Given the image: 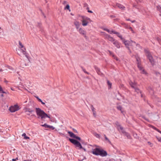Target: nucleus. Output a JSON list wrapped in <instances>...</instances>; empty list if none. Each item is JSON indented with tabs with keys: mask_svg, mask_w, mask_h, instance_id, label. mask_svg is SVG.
<instances>
[{
	"mask_svg": "<svg viewBox=\"0 0 161 161\" xmlns=\"http://www.w3.org/2000/svg\"><path fill=\"white\" fill-rule=\"evenodd\" d=\"M36 110L38 118H41L42 119L45 118L46 117L50 118V117L47 114L40 108H36Z\"/></svg>",
	"mask_w": 161,
	"mask_h": 161,
	"instance_id": "obj_1",
	"label": "nucleus"
},
{
	"mask_svg": "<svg viewBox=\"0 0 161 161\" xmlns=\"http://www.w3.org/2000/svg\"><path fill=\"white\" fill-rule=\"evenodd\" d=\"M69 140L72 143L75 145L76 147H79V148L80 149H82L85 151H86V149L82 147L80 143L78 141L75 140L71 138H69Z\"/></svg>",
	"mask_w": 161,
	"mask_h": 161,
	"instance_id": "obj_2",
	"label": "nucleus"
},
{
	"mask_svg": "<svg viewBox=\"0 0 161 161\" xmlns=\"http://www.w3.org/2000/svg\"><path fill=\"white\" fill-rule=\"evenodd\" d=\"M82 20L81 21L82 23V25L83 26H86L87 25L89 21H91L90 18L84 16H81Z\"/></svg>",
	"mask_w": 161,
	"mask_h": 161,
	"instance_id": "obj_3",
	"label": "nucleus"
},
{
	"mask_svg": "<svg viewBox=\"0 0 161 161\" xmlns=\"http://www.w3.org/2000/svg\"><path fill=\"white\" fill-rule=\"evenodd\" d=\"M145 51L146 53V56H147V58L149 59L151 64L152 65H153L154 64V61L152 56L150 53H149L148 50H145Z\"/></svg>",
	"mask_w": 161,
	"mask_h": 161,
	"instance_id": "obj_4",
	"label": "nucleus"
},
{
	"mask_svg": "<svg viewBox=\"0 0 161 161\" xmlns=\"http://www.w3.org/2000/svg\"><path fill=\"white\" fill-rule=\"evenodd\" d=\"M123 42L125 44L127 47L129 49L128 47L129 46H133L136 45V43L135 42L133 41H125L124 38L122 40Z\"/></svg>",
	"mask_w": 161,
	"mask_h": 161,
	"instance_id": "obj_5",
	"label": "nucleus"
},
{
	"mask_svg": "<svg viewBox=\"0 0 161 161\" xmlns=\"http://www.w3.org/2000/svg\"><path fill=\"white\" fill-rule=\"evenodd\" d=\"M19 109V106L17 105H15L10 107L9 110L10 112L13 113L18 111Z\"/></svg>",
	"mask_w": 161,
	"mask_h": 161,
	"instance_id": "obj_6",
	"label": "nucleus"
},
{
	"mask_svg": "<svg viewBox=\"0 0 161 161\" xmlns=\"http://www.w3.org/2000/svg\"><path fill=\"white\" fill-rule=\"evenodd\" d=\"M68 133L69 134V136L71 137L76 138V139L78 140L79 141H80V138L78 136H76L73 132L69 131H68Z\"/></svg>",
	"mask_w": 161,
	"mask_h": 161,
	"instance_id": "obj_7",
	"label": "nucleus"
},
{
	"mask_svg": "<svg viewBox=\"0 0 161 161\" xmlns=\"http://www.w3.org/2000/svg\"><path fill=\"white\" fill-rule=\"evenodd\" d=\"M98 154V155L102 157L106 156L107 155V153L106 151L103 150H101L100 149L99 150V152Z\"/></svg>",
	"mask_w": 161,
	"mask_h": 161,
	"instance_id": "obj_8",
	"label": "nucleus"
},
{
	"mask_svg": "<svg viewBox=\"0 0 161 161\" xmlns=\"http://www.w3.org/2000/svg\"><path fill=\"white\" fill-rule=\"evenodd\" d=\"M115 124L117 128L118 129V130H121L122 132H123V128L122 127L121 125H120L119 123L118 122H116L115 123Z\"/></svg>",
	"mask_w": 161,
	"mask_h": 161,
	"instance_id": "obj_9",
	"label": "nucleus"
},
{
	"mask_svg": "<svg viewBox=\"0 0 161 161\" xmlns=\"http://www.w3.org/2000/svg\"><path fill=\"white\" fill-rule=\"evenodd\" d=\"M100 149L96 148L95 149H92V153L95 155H98Z\"/></svg>",
	"mask_w": 161,
	"mask_h": 161,
	"instance_id": "obj_10",
	"label": "nucleus"
},
{
	"mask_svg": "<svg viewBox=\"0 0 161 161\" xmlns=\"http://www.w3.org/2000/svg\"><path fill=\"white\" fill-rule=\"evenodd\" d=\"M130 84L131 87L135 89L136 91L138 90V89L137 88V85L136 83H134L132 82H130Z\"/></svg>",
	"mask_w": 161,
	"mask_h": 161,
	"instance_id": "obj_11",
	"label": "nucleus"
},
{
	"mask_svg": "<svg viewBox=\"0 0 161 161\" xmlns=\"http://www.w3.org/2000/svg\"><path fill=\"white\" fill-rule=\"evenodd\" d=\"M113 44L117 48H119L120 47L121 44L119 43L118 41H115L113 42Z\"/></svg>",
	"mask_w": 161,
	"mask_h": 161,
	"instance_id": "obj_12",
	"label": "nucleus"
},
{
	"mask_svg": "<svg viewBox=\"0 0 161 161\" xmlns=\"http://www.w3.org/2000/svg\"><path fill=\"white\" fill-rule=\"evenodd\" d=\"M78 31L80 34L84 36L86 35L85 31L81 28H79L78 30Z\"/></svg>",
	"mask_w": 161,
	"mask_h": 161,
	"instance_id": "obj_13",
	"label": "nucleus"
},
{
	"mask_svg": "<svg viewBox=\"0 0 161 161\" xmlns=\"http://www.w3.org/2000/svg\"><path fill=\"white\" fill-rule=\"evenodd\" d=\"M21 51H22L23 53L25 55V56L27 58H28V54L26 52V49L25 47L21 49Z\"/></svg>",
	"mask_w": 161,
	"mask_h": 161,
	"instance_id": "obj_14",
	"label": "nucleus"
},
{
	"mask_svg": "<svg viewBox=\"0 0 161 161\" xmlns=\"http://www.w3.org/2000/svg\"><path fill=\"white\" fill-rule=\"evenodd\" d=\"M113 33L114 34H116L118 37H119L120 39L122 40L124 39L122 37V36L120 35V33L118 32H116L115 31H113Z\"/></svg>",
	"mask_w": 161,
	"mask_h": 161,
	"instance_id": "obj_15",
	"label": "nucleus"
},
{
	"mask_svg": "<svg viewBox=\"0 0 161 161\" xmlns=\"http://www.w3.org/2000/svg\"><path fill=\"white\" fill-rule=\"evenodd\" d=\"M74 24L75 26L76 29L78 30L80 25L79 22L78 21H75L74 22Z\"/></svg>",
	"mask_w": 161,
	"mask_h": 161,
	"instance_id": "obj_16",
	"label": "nucleus"
},
{
	"mask_svg": "<svg viewBox=\"0 0 161 161\" xmlns=\"http://www.w3.org/2000/svg\"><path fill=\"white\" fill-rule=\"evenodd\" d=\"M136 60L137 62V66L140 70H141V64L140 63V59L136 58Z\"/></svg>",
	"mask_w": 161,
	"mask_h": 161,
	"instance_id": "obj_17",
	"label": "nucleus"
},
{
	"mask_svg": "<svg viewBox=\"0 0 161 161\" xmlns=\"http://www.w3.org/2000/svg\"><path fill=\"white\" fill-rule=\"evenodd\" d=\"M116 6L118 8L121 9H124L125 8V7L123 6L122 5L119 3L117 4Z\"/></svg>",
	"mask_w": 161,
	"mask_h": 161,
	"instance_id": "obj_18",
	"label": "nucleus"
},
{
	"mask_svg": "<svg viewBox=\"0 0 161 161\" xmlns=\"http://www.w3.org/2000/svg\"><path fill=\"white\" fill-rule=\"evenodd\" d=\"M19 48L20 49L23 48H25V47L22 44L21 42L19 41Z\"/></svg>",
	"mask_w": 161,
	"mask_h": 161,
	"instance_id": "obj_19",
	"label": "nucleus"
},
{
	"mask_svg": "<svg viewBox=\"0 0 161 161\" xmlns=\"http://www.w3.org/2000/svg\"><path fill=\"white\" fill-rule=\"evenodd\" d=\"M103 30L104 31H107L108 33L111 34L112 33H113V31H114L112 30V31H110L109 29H107V28H104Z\"/></svg>",
	"mask_w": 161,
	"mask_h": 161,
	"instance_id": "obj_20",
	"label": "nucleus"
},
{
	"mask_svg": "<svg viewBox=\"0 0 161 161\" xmlns=\"http://www.w3.org/2000/svg\"><path fill=\"white\" fill-rule=\"evenodd\" d=\"M22 136L24 137V138L25 139H29V137L26 136V134L24 133L22 134Z\"/></svg>",
	"mask_w": 161,
	"mask_h": 161,
	"instance_id": "obj_21",
	"label": "nucleus"
},
{
	"mask_svg": "<svg viewBox=\"0 0 161 161\" xmlns=\"http://www.w3.org/2000/svg\"><path fill=\"white\" fill-rule=\"evenodd\" d=\"M108 40L112 42H114V41H115V39L111 36H110V37H109V39H108Z\"/></svg>",
	"mask_w": 161,
	"mask_h": 161,
	"instance_id": "obj_22",
	"label": "nucleus"
},
{
	"mask_svg": "<svg viewBox=\"0 0 161 161\" xmlns=\"http://www.w3.org/2000/svg\"><path fill=\"white\" fill-rule=\"evenodd\" d=\"M95 69L96 71V72H97V74L99 75H101V73L100 71V70H99V68H95Z\"/></svg>",
	"mask_w": 161,
	"mask_h": 161,
	"instance_id": "obj_23",
	"label": "nucleus"
},
{
	"mask_svg": "<svg viewBox=\"0 0 161 161\" xmlns=\"http://www.w3.org/2000/svg\"><path fill=\"white\" fill-rule=\"evenodd\" d=\"M107 84H108V88L110 89V88H111V85H112L111 83H110L109 81L108 80L107 81Z\"/></svg>",
	"mask_w": 161,
	"mask_h": 161,
	"instance_id": "obj_24",
	"label": "nucleus"
},
{
	"mask_svg": "<svg viewBox=\"0 0 161 161\" xmlns=\"http://www.w3.org/2000/svg\"><path fill=\"white\" fill-rule=\"evenodd\" d=\"M149 126L150 127H151L152 128H153V129H154V130H156L157 129V128L156 127H155L154 126H153L152 125H149Z\"/></svg>",
	"mask_w": 161,
	"mask_h": 161,
	"instance_id": "obj_25",
	"label": "nucleus"
},
{
	"mask_svg": "<svg viewBox=\"0 0 161 161\" xmlns=\"http://www.w3.org/2000/svg\"><path fill=\"white\" fill-rule=\"evenodd\" d=\"M91 108L92 110V112H93L94 111H95V108L93 107V106L92 105H91Z\"/></svg>",
	"mask_w": 161,
	"mask_h": 161,
	"instance_id": "obj_26",
	"label": "nucleus"
},
{
	"mask_svg": "<svg viewBox=\"0 0 161 161\" xmlns=\"http://www.w3.org/2000/svg\"><path fill=\"white\" fill-rule=\"evenodd\" d=\"M94 135L97 138H99L100 137V135L97 133H95L94 134Z\"/></svg>",
	"mask_w": 161,
	"mask_h": 161,
	"instance_id": "obj_27",
	"label": "nucleus"
},
{
	"mask_svg": "<svg viewBox=\"0 0 161 161\" xmlns=\"http://www.w3.org/2000/svg\"><path fill=\"white\" fill-rule=\"evenodd\" d=\"M104 136L105 138V140L107 141L109 143H110V142L109 140L108 139V138L105 135H104Z\"/></svg>",
	"mask_w": 161,
	"mask_h": 161,
	"instance_id": "obj_28",
	"label": "nucleus"
},
{
	"mask_svg": "<svg viewBox=\"0 0 161 161\" xmlns=\"http://www.w3.org/2000/svg\"><path fill=\"white\" fill-rule=\"evenodd\" d=\"M33 111L31 109H27L26 111H25V112H32Z\"/></svg>",
	"mask_w": 161,
	"mask_h": 161,
	"instance_id": "obj_29",
	"label": "nucleus"
},
{
	"mask_svg": "<svg viewBox=\"0 0 161 161\" xmlns=\"http://www.w3.org/2000/svg\"><path fill=\"white\" fill-rule=\"evenodd\" d=\"M5 93V92L3 91L2 87L0 86V93Z\"/></svg>",
	"mask_w": 161,
	"mask_h": 161,
	"instance_id": "obj_30",
	"label": "nucleus"
},
{
	"mask_svg": "<svg viewBox=\"0 0 161 161\" xmlns=\"http://www.w3.org/2000/svg\"><path fill=\"white\" fill-rule=\"evenodd\" d=\"M48 128L51 129L53 130H54L55 129V128L54 127L50 125H48Z\"/></svg>",
	"mask_w": 161,
	"mask_h": 161,
	"instance_id": "obj_31",
	"label": "nucleus"
},
{
	"mask_svg": "<svg viewBox=\"0 0 161 161\" xmlns=\"http://www.w3.org/2000/svg\"><path fill=\"white\" fill-rule=\"evenodd\" d=\"M67 9L68 10H69V5L68 4L67 5L66 7L65 8V9Z\"/></svg>",
	"mask_w": 161,
	"mask_h": 161,
	"instance_id": "obj_32",
	"label": "nucleus"
},
{
	"mask_svg": "<svg viewBox=\"0 0 161 161\" xmlns=\"http://www.w3.org/2000/svg\"><path fill=\"white\" fill-rule=\"evenodd\" d=\"M110 36H111L107 34L105 36V38L106 39L108 40L109 39V37H110Z\"/></svg>",
	"mask_w": 161,
	"mask_h": 161,
	"instance_id": "obj_33",
	"label": "nucleus"
},
{
	"mask_svg": "<svg viewBox=\"0 0 161 161\" xmlns=\"http://www.w3.org/2000/svg\"><path fill=\"white\" fill-rule=\"evenodd\" d=\"M117 108L120 111H121L122 108L121 106H118L117 107Z\"/></svg>",
	"mask_w": 161,
	"mask_h": 161,
	"instance_id": "obj_34",
	"label": "nucleus"
},
{
	"mask_svg": "<svg viewBox=\"0 0 161 161\" xmlns=\"http://www.w3.org/2000/svg\"><path fill=\"white\" fill-rule=\"evenodd\" d=\"M109 53H110V54L111 55H112L114 58H115L117 60H118V59H117V58L114 55H113L112 53L111 52H109Z\"/></svg>",
	"mask_w": 161,
	"mask_h": 161,
	"instance_id": "obj_35",
	"label": "nucleus"
},
{
	"mask_svg": "<svg viewBox=\"0 0 161 161\" xmlns=\"http://www.w3.org/2000/svg\"><path fill=\"white\" fill-rule=\"evenodd\" d=\"M41 125L46 128H48V126L49 125H47L46 124H45L44 125Z\"/></svg>",
	"mask_w": 161,
	"mask_h": 161,
	"instance_id": "obj_36",
	"label": "nucleus"
},
{
	"mask_svg": "<svg viewBox=\"0 0 161 161\" xmlns=\"http://www.w3.org/2000/svg\"><path fill=\"white\" fill-rule=\"evenodd\" d=\"M156 138L158 141L161 142V138L158 137H157Z\"/></svg>",
	"mask_w": 161,
	"mask_h": 161,
	"instance_id": "obj_37",
	"label": "nucleus"
},
{
	"mask_svg": "<svg viewBox=\"0 0 161 161\" xmlns=\"http://www.w3.org/2000/svg\"><path fill=\"white\" fill-rule=\"evenodd\" d=\"M92 112H93V115L94 116V117H96V111Z\"/></svg>",
	"mask_w": 161,
	"mask_h": 161,
	"instance_id": "obj_38",
	"label": "nucleus"
},
{
	"mask_svg": "<svg viewBox=\"0 0 161 161\" xmlns=\"http://www.w3.org/2000/svg\"><path fill=\"white\" fill-rule=\"evenodd\" d=\"M142 74H146V72L144 71V70H142Z\"/></svg>",
	"mask_w": 161,
	"mask_h": 161,
	"instance_id": "obj_39",
	"label": "nucleus"
},
{
	"mask_svg": "<svg viewBox=\"0 0 161 161\" xmlns=\"http://www.w3.org/2000/svg\"><path fill=\"white\" fill-rule=\"evenodd\" d=\"M148 144L151 147L153 146V144L150 142H148Z\"/></svg>",
	"mask_w": 161,
	"mask_h": 161,
	"instance_id": "obj_40",
	"label": "nucleus"
},
{
	"mask_svg": "<svg viewBox=\"0 0 161 161\" xmlns=\"http://www.w3.org/2000/svg\"><path fill=\"white\" fill-rule=\"evenodd\" d=\"M156 39L160 43V38H158V37H157V38H156Z\"/></svg>",
	"mask_w": 161,
	"mask_h": 161,
	"instance_id": "obj_41",
	"label": "nucleus"
},
{
	"mask_svg": "<svg viewBox=\"0 0 161 161\" xmlns=\"http://www.w3.org/2000/svg\"><path fill=\"white\" fill-rule=\"evenodd\" d=\"M84 6L85 7H88V5L87 3H86L84 4Z\"/></svg>",
	"mask_w": 161,
	"mask_h": 161,
	"instance_id": "obj_42",
	"label": "nucleus"
},
{
	"mask_svg": "<svg viewBox=\"0 0 161 161\" xmlns=\"http://www.w3.org/2000/svg\"><path fill=\"white\" fill-rule=\"evenodd\" d=\"M129 29H130L132 31L133 33V30L132 28L130 27H129Z\"/></svg>",
	"mask_w": 161,
	"mask_h": 161,
	"instance_id": "obj_43",
	"label": "nucleus"
},
{
	"mask_svg": "<svg viewBox=\"0 0 161 161\" xmlns=\"http://www.w3.org/2000/svg\"><path fill=\"white\" fill-rule=\"evenodd\" d=\"M156 131L160 133V134H161V131H160L159 130H158V129H157L156 130Z\"/></svg>",
	"mask_w": 161,
	"mask_h": 161,
	"instance_id": "obj_44",
	"label": "nucleus"
},
{
	"mask_svg": "<svg viewBox=\"0 0 161 161\" xmlns=\"http://www.w3.org/2000/svg\"><path fill=\"white\" fill-rule=\"evenodd\" d=\"M87 11L88 12L91 13H93V12L91 10H88Z\"/></svg>",
	"mask_w": 161,
	"mask_h": 161,
	"instance_id": "obj_45",
	"label": "nucleus"
},
{
	"mask_svg": "<svg viewBox=\"0 0 161 161\" xmlns=\"http://www.w3.org/2000/svg\"><path fill=\"white\" fill-rule=\"evenodd\" d=\"M73 130L75 132L77 133V131L76 130L73 129Z\"/></svg>",
	"mask_w": 161,
	"mask_h": 161,
	"instance_id": "obj_46",
	"label": "nucleus"
},
{
	"mask_svg": "<svg viewBox=\"0 0 161 161\" xmlns=\"http://www.w3.org/2000/svg\"><path fill=\"white\" fill-rule=\"evenodd\" d=\"M16 159H18V158H17L16 159H13L12 160V161H16Z\"/></svg>",
	"mask_w": 161,
	"mask_h": 161,
	"instance_id": "obj_47",
	"label": "nucleus"
},
{
	"mask_svg": "<svg viewBox=\"0 0 161 161\" xmlns=\"http://www.w3.org/2000/svg\"><path fill=\"white\" fill-rule=\"evenodd\" d=\"M83 71L86 73H87V71L85 70V69H83Z\"/></svg>",
	"mask_w": 161,
	"mask_h": 161,
	"instance_id": "obj_48",
	"label": "nucleus"
},
{
	"mask_svg": "<svg viewBox=\"0 0 161 161\" xmlns=\"http://www.w3.org/2000/svg\"><path fill=\"white\" fill-rule=\"evenodd\" d=\"M36 99L38 100L40 98H39L38 97H36Z\"/></svg>",
	"mask_w": 161,
	"mask_h": 161,
	"instance_id": "obj_49",
	"label": "nucleus"
},
{
	"mask_svg": "<svg viewBox=\"0 0 161 161\" xmlns=\"http://www.w3.org/2000/svg\"><path fill=\"white\" fill-rule=\"evenodd\" d=\"M36 99L38 100L40 98H39L38 97H36Z\"/></svg>",
	"mask_w": 161,
	"mask_h": 161,
	"instance_id": "obj_50",
	"label": "nucleus"
},
{
	"mask_svg": "<svg viewBox=\"0 0 161 161\" xmlns=\"http://www.w3.org/2000/svg\"><path fill=\"white\" fill-rule=\"evenodd\" d=\"M86 9L88 10H89V8L88 7H86Z\"/></svg>",
	"mask_w": 161,
	"mask_h": 161,
	"instance_id": "obj_51",
	"label": "nucleus"
},
{
	"mask_svg": "<svg viewBox=\"0 0 161 161\" xmlns=\"http://www.w3.org/2000/svg\"><path fill=\"white\" fill-rule=\"evenodd\" d=\"M130 21L132 22V23H134V22L135 21V20H133V21Z\"/></svg>",
	"mask_w": 161,
	"mask_h": 161,
	"instance_id": "obj_52",
	"label": "nucleus"
},
{
	"mask_svg": "<svg viewBox=\"0 0 161 161\" xmlns=\"http://www.w3.org/2000/svg\"><path fill=\"white\" fill-rule=\"evenodd\" d=\"M42 104L43 105H45V103L43 102H42Z\"/></svg>",
	"mask_w": 161,
	"mask_h": 161,
	"instance_id": "obj_53",
	"label": "nucleus"
},
{
	"mask_svg": "<svg viewBox=\"0 0 161 161\" xmlns=\"http://www.w3.org/2000/svg\"><path fill=\"white\" fill-rule=\"evenodd\" d=\"M1 96L2 97H3L4 96V95L3 94H2L1 95Z\"/></svg>",
	"mask_w": 161,
	"mask_h": 161,
	"instance_id": "obj_54",
	"label": "nucleus"
},
{
	"mask_svg": "<svg viewBox=\"0 0 161 161\" xmlns=\"http://www.w3.org/2000/svg\"><path fill=\"white\" fill-rule=\"evenodd\" d=\"M39 102H41V101H42V100L40 99L38 100Z\"/></svg>",
	"mask_w": 161,
	"mask_h": 161,
	"instance_id": "obj_55",
	"label": "nucleus"
},
{
	"mask_svg": "<svg viewBox=\"0 0 161 161\" xmlns=\"http://www.w3.org/2000/svg\"><path fill=\"white\" fill-rule=\"evenodd\" d=\"M3 70L2 69H0V72L3 71Z\"/></svg>",
	"mask_w": 161,
	"mask_h": 161,
	"instance_id": "obj_56",
	"label": "nucleus"
},
{
	"mask_svg": "<svg viewBox=\"0 0 161 161\" xmlns=\"http://www.w3.org/2000/svg\"><path fill=\"white\" fill-rule=\"evenodd\" d=\"M24 161H31V160H24Z\"/></svg>",
	"mask_w": 161,
	"mask_h": 161,
	"instance_id": "obj_57",
	"label": "nucleus"
},
{
	"mask_svg": "<svg viewBox=\"0 0 161 161\" xmlns=\"http://www.w3.org/2000/svg\"><path fill=\"white\" fill-rule=\"evenodd\" d=\"M127 20H128V21H130V19H126Z\"/></svg>",
	"mask_w": 161,
	"mask_h": 161,
	"instance_id": "obj_58",
	"label": "nucleus"
},
{
	"mask_svg": "<svg viewBox=\"0 0 161 161\" xmlns=\"http://www.w3.org/2000/svg\"><path fill=\"white\" fill-rule=\"evenodd\" d=\"M11 90H12V91H14V90L12 88H11Z\"/></svg>",
	"mask_w": 161,
	"mask_h": 161,
	"instance_id": "obj_59",
	"label": "nucleus"
},
{
	"mask_svg": "<svg viewBox=\"0 0 161 161\" xmlns=\"http://www.w3.org/2000/svg\"><path fill=\"white\" fill-rule=\"evenodd\" d=\"M86 73V74H89V73L88 72H87V73Z\"/></svg>",
	"mask_w": 161,
	"mask_h": 161,
	"instance_id": "obj_60",
	"label": "nucleus"
},
{
	"mask_svg": "<svg viewBox=\"0 0 161 161\" xmlns=\"http://www.w3.org/2000/svg\"><path fill=\"white\" fill-rule=\"evenodd\" d=\"M43 102L42 101V100L41 101V102H40L41 103L42 102Z\"/></svg>",
	"mask_w": 161,
	"mask_h": 161,
	"instance_id": "obj_61",
	"label": "nucleus"
},
{
	"mask_svg": "<svg viewBox=\"0 0 161 161\" xmlns=\"http://www.w3.org/2000/svg\"><path fill=\"white\" fill-rule=\"evenodd\" d=\"M159 15L161 16V14H160Z\"/></svg>",
	"mask_w": 161,
	"mask_h": 161,
	"instance_id": "obj_62",
	"label": "nucleus"
},
{
	"mask_svg": "<svg viewBox=\"0 0 161 161\" xmlns=\"http://www.w3.org/2000/svg\"><path fill=\"white\" fill-rule=\"evenodd\" d=\"M5 82H7L6 80H5Z\"/></svg>",
	"mask_w": 161,
	"mask_h": 161,
	"instance_id": "obj_63",
	"label": "nucleus"
},
{
	"mask_svg": "<svg viewBox=\"0 0 161 161\" xmlns=\"http://www.w3.org/2000/svg\"><path fill=\"white\" fill-rule=\"evenodd\" d=\"M28 114V115H29V114Z\"/></svg>",
	"mask_w": 161,
	"mask_h": 161,
	"instance_id": "obj_64",
	"label": "nucleus"
}]
</instances>
